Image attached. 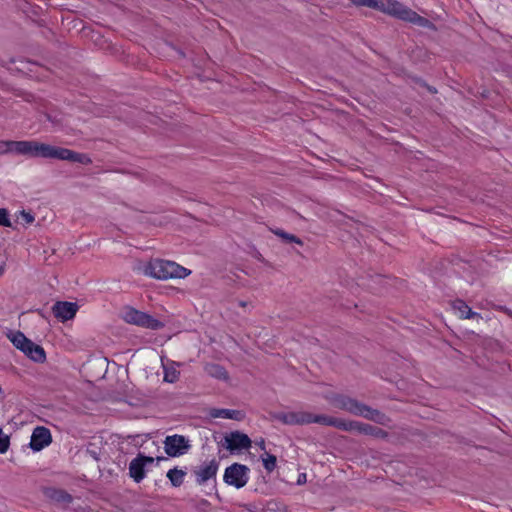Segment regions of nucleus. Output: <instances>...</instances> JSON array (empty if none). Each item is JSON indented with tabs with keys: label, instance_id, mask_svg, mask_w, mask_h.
Segmentation results:
<instances>
[{
	"label": "nucleus",
	"instance_id": "obj_23",
	"mask_svg": "<svg viewBox=\"0 0 512 512\" xmlns=\"http://www.w3.org/2000/svg\"><path fill=\"white\" fill-rule=\"evenodd\" d=\"M9 339L19 350H21L24 345H27L29 340L22 332L19 331L11 333V335H9Z\"/></svg>",
	"mask_w": 512,
	"mask_h": 512
},
{
	"label": "nucleus",
	"instance_id": "obj_13",
	"mask_svg": "<svg viewBox=\"0 0 512 512\" xmlns=\"http://www.w3.org/2000/svg\"><path fill=\"white\" fill-rule=\"evenodd\" d=\"M77 310L78 305L76 303L67 301H58L52 307L54 316L62 321H68L74 318Z\"/></svg>",
	"mask_w": 512,
	"mask_h": 512
},
{
	"label": "nucleus",
	"instance_id": "obj_2",
	"mask_svg": "<svg viewBox=\"0 0 512 512\" xmlns=\"http://www.w3.org/2000/svg\"><path fill=\"white\" fill-rule=\"evenodd\" d=\"M359 7H368L420 27H429L431 22L415 11L394 0H350Z\"/></svg>",
	"mask_w": 512,
	"mask_h": 512
},
{
	"label": "nucleus",
	"instance_id": "obj_12",
	"mask_svg": "<svg viewBox=\"0 0 512 512\" xmlns=\"http://www.w3.org/2000/svg\"><path fill=\"white\" fill-rule=\"evenodd\" d=\"M52 441L50 430L43 426H38L33 430L30 440V447L34 451H40L48 446Z\"/></svg>",
	"mask_w": 512,
	"mask_h": 512
},
{
	"label": "nucleus",
	"instance_id": "obj_27",
	"mask_svg": "<svg viewBox=\"0 0 512 512\" xmlns=\"http://www.w3.org/2000/svg\"><path fill=\"white\" fill-rule=\"evenodd\" d=\"M9 445V437L4 435L2 429L0 428V453H5L8 450Z\"/></svg>",
	"mask_w": 512,
	"mask_h": 512
},
{
	"label": "nucleus",
	"instance_id": "obj_28",
	"mask_svg": "<svg viewBox=\"0 0 512 512\" xmlns=\"http://www.w3.org/2000/svg\"><path fill=\"white\" fill-rule=\"evenodd\" d=\"M20 217L23 219L25 224H31L35 220L34 216L30 212H27L25 210H22L20 212Z\"/></svg>",
	"mask_w": 512,
	"mask_h": 512
},
{
	"label": "nucleus",
	"instance_id": "obj_11",
	"mask_svg": "<svg viewBox=\"0 0 512 512\" xmlns=\"http://www.w3.org/2000/svg\"><path fill=\"white\" fill-rule=\"evenodd\" d=\"M153 462V457L144 456L141 454L138 455L129 464L130 477L133 478L135 482L139 483L145 477V466L147 464H152Z\"/></svg>",
	"mask_w": 512,
	"mask_h": 512
},
{
	"label": "nucleus",
	"instance_id": "obj_29",
	"mask_svg": "<svg viewBox=\"0 0 512 512\" xmlns=\"http://www.w3.org/2000/svg\"><path fill=\"white\" fill-rule=\"evenodd\" d=\"M256 444L259 446V448L263 451L266 450L265 440L261 438L259 441L256 442Z\"/></svg>",
	"mask_w": 512,
	"mask_h": 512
},
{
	"label": "nucleus",
	"instance_id": "obj_7",
	"mask_svg": "<svg viewBox=\"0 0 512 512\" xmlns=\"http://www.w3.org/2000/svg\"><path fill=\"white\" fill-rule=\"evenodd\" d=\"M334 423L335 424H333L332 427H336L343 431H357L361 434L370 435L380 439H386L388 437V433L385 430L370 424L357 421H345L335 417Z\"/></svg>",
	"mask_w": 512,
	"mask_h": 512
},
{
	"label": "nucleus",
	"instance_id": "obj_22",
	"mask_svg": "<svg viewBox=\"0 0 512 512\" xmlns=\"http://www.w3.org/2000/svg\"><path fill=\"white\" fill-rule=\"evenodd\" d=\"M186 472L182 469L173 468L167 472V478L170 480L174 487H179L184 481Z\"/></svg>",
	"mask_w": 512,
	"mask_h": 512
},
{
	"label": "nucleus",
	"instance_id": "obj_18",
	"mask_svg": "<svg viewBox=\"0 0 512 512\" xmlns=\"http://www.w3.org/2000/svg\"><path fill=\"white\" fill-rule=\"evenodd\" d=\"M178 363L174 361H167L166 363L162 360V367L164 370V381L168 383H175L179 379L180 372L177 369Z\"/></svg>",
	"mask_w": 512,
	"mask_h": 512
},
{
	"label": "nucleus",
	"instance_id": "obj_25",
	"mask_svg": "<svg viewBox=\"0 0 512 512\" xmlns=\"http://www.w3.org/2000/svg\"><path fill=\"white\" fill-rule=\"evenodd\" d=\"M16 141H0V154L15 153Z\"/></svg>",
	"mask_w": 512,
	"mask_h": 512
},
{
	"label": "nucleus",
	"instance_id": "obj_4",
	"mask_svg": "<svg viewBox=\"0 0 512 512\" xmlns=\"http://www.w3.org/2000/svg\"><path fill=\"white\" fill-rule=\"evenodd\" d=\"M144 275L159 279V280H168L173 278H185L187 277L191 271L176 262L162 260V259H152L147 264L144 265L142 269Z\"/></svg>",
	"mask_w": 512,
	"mask_h": 512
},
{
	"label": "nucleus",
	"instance_id": "obj_6",
	"mask_svg": "<svg viewBox=\"0 0 512 512\" xmlns=\"http://www.w3.org/2000/svg\"><path fill=\"white\" fill-rule=\"evenodd\" d=\"M123 320L128 324L137 325L142 328L159 330L164 327V323L155 319L150 314L128 307L122 315Z\"/></svg>",
	"mask_w": 512,
	"mask_h": 512
},
{
	"label": "nucleus",
	"instance_id": "obj_8",
	"mask_svg": "<svg viewBox=\"0 0 512 512\" xmlns=\"http://www.w3.org/2000/svg\"><path fill=\"white\" fill-rule=\"evenodd\" d=\"M249 471L246 465L234 463L225 469L223 480L237 489L242 488L249 480Z\"/></svg>",
	"mask_w": 512,
	"mask_h": 512
},
{
	"label": "nucleus",
	"instance_id": "obj_1",
	"mask_svg": "<svg viewBox=\"0 0 512 512\" xmlns=\"http://www.w3.org/2000/svg\"><path fill=\"white\" fill-rule=\"evenodd\" d=\"M15 153L28 157H42L89 165L92 163L89 155L73 150L52 146L38 141H16Z\"/></svg>",
	"mask_w": 512,
	"mask_h": 512
},
{
	"label": "nucleus",
	"instance_id": "obj_15",
	"mask_svg": "<svg viewBox=\"0 0 512 512\" xmlns=\"http://www.w3.org/2000/svg\"><path fill=\"white\" fill-rule=\"evenodd\" d=\"M21 351L34 362L43 363L46 360L44 349L30 339L28 340V344L21 348Z\"/></svg>",
	"mask_w": 512,
	"mask_h": 512
},
{
	"label": "nucleus",
	"instance_id": "obj_32",
	"mask_svg": "<svg viewBox=\"0 0 512 512\" xmlns=\"http://www.w3.org/2000/svg\"><path fill=\"white\" fill-rule=\"evenodd\" d=\"M2 393H3V392H2V389L0 388V397L2 396Z\"/></svg>",
	"mask_w": 512,
	"mask_h": 512
},
{
	"label": "nucleus",
	"instance_id": "obj_30",
	"mask_svg": "<svg viewBox=\"0 0 512 512\" xmlns=\"http://www.w3.org/2000/svg\"><path fill=\"white\" fill-rule=\"evenodd\" d=\"M500 310L504 311L508 316L512 318V311L506 307H499Z\"/></svg>",
	"mask_w": 512,
	"mask_h": 512
},
{
	"label": "nucleus",
	"instance_id": "obj_26",
	"mask_svg": "<svg viewBox=\"0 0 512 512\" xmlns=\"http://www.w3.org/2000/svg\"><path fill=\"white\" fill-rule=\"evenodd\" d=\"M0 226L12 227L7 209L0 208Z\"/></svg>",
	"mask_w": 512,
	"mask_h": 512
},
{
	"label": "nucleus",
	"instance_id": "obj_10",
	"mask_svg": "<svg viewBox=\"0 0 512 512\" xmlns=\"http://www.w3.org/2000/svg\"><path fill=\"white\" fill-rule=\"evenodd\" d=\"M252 441L249 436L240 431H233L224 437V446L230 452L247 450L251 447Z\"/></svg>",
	"mask_w": 512,
	"mask_h": 512
},
{
	"label": "nucleus",
	"instance_id": "obj_19",
	"mask_svg": "<svg viewBox=\"0 0 512 512\" xmlns=\"http://www.w3.org/2000/svg\"><path fill=\"white\" fill-rule=\"evenodd\" d=\"M453 309L458 313L462 319L481 318L480 314L473 312L471 308L462 300L453 302Z\"/></svg>",
	"mask_w": 512,
	"mask_h": 512
},
{
	"label": "nucleus",
	"instance_id": "obj_14",
	"mask_svg": "<svg viewBox=\"0 0 512 512\" xmlns=\"http://www.w3.org/2000/svg\"><path fill=\"white\" fill-rule=\"evenodd\" d=\"M219 468V463L216 460H211L208 464L201 466L198 470H195L196 482L199 485H203L209 479L215 478Z\"/></svg>",
	"mask_w": 512,
	"mask_h": 512
},
{
	"label": "nucleus",
	"instance_id": "obj_31",
	"mask_svg": "<svg viewBox=\"0 0 512 512\" xmlns=\"http://www.w3.org/2000/svg\"><path fill=\"white\" fill-rule=\"evenodd\" d=\"M163 459H164L163 457H158V458H157V461H161V460H163Z\"/></svg>",
	"mask_w": 512,
	"mask_h": 512
},
{
	"label": "nucleus",
	"instance_id": "obj_20",
	"mask_svg": "<svg viewBox=\"0 0 512 512\" xmlns=\"http://www.w3.org/2000/svg\"><path fill=\"white\" fill-rule=\"evenodd\" d=\"M270 231L273 234H275L276 236H278L279 238H281L283 242L295 243V244L300 245V246H302L304 244L303 241L299 237L295 236L294 234L287 233V232H285L282 229L271 228Z\"/></svg>",
	"mask_w": 512,
	"mask_h": 512
},
{
	"label": "nucleus",
	"instance_id": "obj_5",
	"mask_svg": "<svg viewBox=\"0 0 512 512\" xmlns=\"http://www.w3.org/2000/svg\"><path fill=\"white\" fill-rule=\"evenodd\" d=\"M272 418L285 425H306L317 423L325 426H332L335 424L334 417L327 415H314L306 411L276 412L272 414Z\"/></svg>",
	"mask_w": 512,
	"mask_h": 512
},
{
	"label": "nucleus",
	"instance_id": "obj_24",
	"mask_svg": "<svg viewBox=\"0 0 512 512\" xmlns=\"http://www.w3.org/2000/svg\"><path fill=\"white\" fill-rule=\"evenodd\" d=\"M262 462H263L264 468L268 472H272L276 467L277 459H276V456L265 452V454L262 456Z\"/></svg>",
	"mask_w": 512,
	"mask_h": 512
},
{
	"label": "nucleus",
	"instance_id": "obj_17",
	"mask_svg": "<svg viewBox=\"0 0 512 512\" xmlns=\"http://www.w3.org/2000/svg\"><path fill=\"white\" fill-rule=\"evenodd\" d=\"M209 415L213 418H225L241 421L244 419V413L233 409H211Z\"/></svg>",
	"mask_w": 512,
	"mask_h": 512
},
{
	"label": "nucleus",
	"instance_id": "obj_16",
	"mask_svg": "<svg viewBox=\"0 0 512 512\" xmlns=\"http://www.w3.org/2000/svg\"><path fill=\"white\" fill-rule=\"evenodd\" d=\"M44 494L48 499L63 507H67L73 500L70 494L61 489L46 488Z\"/></svg>",
	"mask_w": 512,
	"mask_h": 512
},
{
	"label": "nucleus",
	"instance_id": "obj_3",
	"mask_svg": "<svg viewBox=\"0 0 512 512\" xmlns=\"http://www.w3.org/2000/svg\"><path fill=\"white\" fill-rule=\"evenodd\" d=\"M330 402L338 409L345 410L356 416L364 417L381 425H385L389 420L381 411L373 409L370 406L346 395H334L330 399Z\"/></svg>",
	"mask_w": 512,
	"mask_h": 512
},
{
	"label": "nucleus",
	"instance_id": "obj_9",
	"mask_svg": "<svg viewBox=\"0 0 512 512\" xmlns=\"http://www.w3.org/2000/svg\"><path fill=\"white\" fill-rule=\"evenodd\" d=\"M190 448L189 441L182 435L167 436L164 440V450L170 457L185 454Z\"/></svg>",
	"mask_w": 512,
	"mask_h": 512
},
{
	"label": "nucleus",
	"instance_id": "obj_21",
	"mask_svg": "<svg viewBox=\"0 0 512 512\" xmlns=\"http://www.w3.org/2000/svg\"><path fill=\"white\" fill-rule=\"evenodd\" d=\"M205 371L207 374L217 379L225 380L228 378V373L225 368L218 364H207L205 366Z\"/></svg>",
	"mask_w": 512,
	"mask_h": 512
}]
</instances>
